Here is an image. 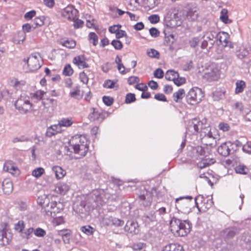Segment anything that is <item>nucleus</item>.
<instances>
[{
	"label": "nucleus",
	"mask_w": 251,
	"mask_h": 251,
	"mask_svg": "<svg viewBox=\"0 0 251 251\" xmlns=\"http://www.w3.org/2000/svg\"><path fill=\"white\" fill-rule=\"evenodd\" d=\"M69 146H65L64 149L69 154L73 151L74 153L78 155L77 158L84 156L88 151V141L85 136L82 135H75L69 141Z\"/></svg>",
	"instance_id": "obj_1"
},
{
	"label": "nucleus",
	"mask_w": 251,
	"mask_h": 251,
	"mask_svg": "<svg viewBox=\"0 0 251 251\" xmlns=\"http://www.w3.org/2000/svg\"><path fill=\"white\" fill-rule=\"evenodd\" d=\"M171 231L175 235L184 236L190 231V225L186 221H182L173 217L170 222Z\"/></svg>",
	"instance_id": "obj_2"
},
{
	"label": "nucleus",
	"mask_w": 251,
	"mask_h": 251,
	"mask_svg": "<svg viewBox=\"0 0 251 251\" xmlns=\"http://www.w3.org/2000/svg\"><path fill=\"white\" fill-rule=\"evenodd\" d=\"M16 109L22 114L30 113L33 108L30 98L26 95H21L14 103Z\"/></svg>",
	"instance_id": "obj_3"
},
{
	"label": "nucleus",
	"mask_w": 251,
	"mask_h": 251,
	"mask_svg": "<svg viewBox=\"0 0 251 251\" xmlns=\"http://www.w3.org/2000/svg\"><path fill=\"white\" fill-rule=\"evenodd\" d=\"M63 205L61 202L52 201L43 206L42 212L47 216L54 217L63 210Z\"/></svg>",
	"instance_id": "obj_4"
},
{
	"label": "nucleus",
	"mask_w": 251,
	"mask_h": 251,
	"mask_svg": "<svg viewBox=\"0 0 251 251\" xmlns=\"http://www.w3.org/2000/svg\"><path fill=\"white\" fill-rule=\"evenodd\" d=\"M220 69L217 63L210 62L205 66V78L208 81H215L220 77Z\"/></svg>",
	"instance_id": "obj_5"
},
{
	"label": "nucleus",
	"mask_w": 251,
	"mask_h": 251,
	"mask_svg": "<svg viewBox=\"0 0 251 251\" xmlns=\"http://www.w3.org/2000/svg\"><path fill=\"white\" fill-rule=\"evenodd\" d=\"M206 131H208V132L205 134V154L207 152L208 154H211L217 145V138L213 134L211 129L205 127V133Z\"/></svg>",
	"instance_id": "obj_6"
},
{
	"label": "nucleus",
	"mask_w": 251,
	"mask_h": 251,
	"mask_svg": "<svg viewBox=\"0 0 251 251\" xmlns=\"http://www.w3.org/2000/svg\"><path fill=\"white\" fill-rule=\"evenodd\" d=\"M91 197L96 202V205L100 206L105 203L109 196L108 194H105L103 190L96 189L91 194Z\"/></svg>",
	"instance_id": "obj_7"
},
{
	"label": "nucleus",
	"mask_w": 251,
	"mask_h": 251,
	"mask_svg": "<svg viewBox=\"0 0 251 251\" xmlns=\"http://www.w3.org/2000/svg\"><path fill=\"white\" fill-rule=\"evenodd\" d=\"M40 59H41L40 55L35 53L30 55L27 59H24V61L27 64L29 71H34L41 67L42 64L40 63Z\"/></svg>",
	"instance_id": "obj_8"
},
{
	"label": "nucleus",
	"mask_w": 251,
	"mask_h": 251,
	"mask_svg": "<svg viewBox=\"0 0 251 251\" xmlns=\"http://www.w3.org/2000/svg\"><path fill=\"white\" fill-rule=\"evenodd\" d=\"M78 11L73 6H67L61 11L62 17L70 21L75 20Z\"/></svg>",
	"instance_id": "obj_9"
},
{
	"label": "nucleus",
	"mask_w": 251,
	"mask_h": 251,
	"mask_svg": "<svg viewBox=\"0 0 251 251\" xmlns=\"http://www.w3.org/2000/svg\"><path fill=\"white\" fill-rule=\"evenodd\" d=\"M165 78L169 80H173L177 86H180L185 82V78L179 77L178 74L173 70L168 71L166 73Z\"/></svg>",
	"instance_id": "obj_10"
},
{
	"label": "nucleus",
	"mask_w": 251,
	"mask_h": 251,
	"mask_svg": "<svg viewBox=\"0 0 251 251\" xmlns=\"http://www.w3.org/2000/svg\"><path fill=\"white\" fill-rule=\"evenodd\" d=\"M138 200L140 204L145 207L150 206L152 200L151 193L146 190H144L142 193L139 196Z\"/></svg>",
	"instance_id": "obj_11"
},
{
	"label": "nucleus",
	"mask_w": 251,
	"mask_h": 251,
	"mask_svg": "<svg viewBox=\"0 0 251 251\" xmlns=\"http://www.w3.org/2000/svg\"><path fill=\"white\" fill-rule=\"evenodd\" d=\"M218 30L213 29L209 31H207L205 33V37L208 39V41L205 40V48L209 44V48H211L216 42Z\"/></svg>",
	"instance_id": "obj_12"
},
{
	"label": "nucleus",
	"mask_w": 251,
	"mask_h": 251,
	"mask_svg": "<svg viewBox=\"0 0 251 251\" xmlns=\"http://www.w3.org/2000/svg\"><path fill=\"white\" fill-rule=\"evenodd\" d=\"M231 142H226L222 143L217 149L218 153L223 156H227L232 151L231 149Z\"/></svg>",
	"instance_id": "obj_13"
},
{
	"label": "nucleus",
	"mask_w": 251,
	"mask_h": 251,
	"mask_svg": "<svg viewBox=\"0 0 251 251\" xmlns=\"http://www.w3.org/2000/svg\"><path fill=\"white\" fill-rule=\"evenodd\" d=\"M229 35L224 31L218 32L216 43L218 45H222L223 47L229 46L228 45Z\"/></svg>",
	"instance_id": "obj_14"
},
{
	"label": "nucleus",
	"mask_w": 251,
	"mask_h": 251,
	"mask_svg": "<svg viewBox=\"0 0 251 251\" xmlns=\"http://www.w3.org/2000/svg\"><path fill=\"white\" fill-rule=\"evenodd\" d=\"M125 230L131 235L137 234L139 232L138 224L132 221H128L126 223Z\"/></svg>",
	"instance_id": "obj_15"
},
{
	"label": "nucleus",
	"mask_w": 251,
	"mask_h": 251,
	"mask_svg": "<svg viewBox=\"0 0 251 251\" xmlns=\"http://www.w3.org/2000/svg\"><path fill=\"white\" fill-rule=\"evenodd\" d=\"M197 159L198 162L197 163V168L200 169L204 168V151L201 146H198L196 148Z\"/></svg>",
	"instance_id": "obj_16"
},
{
	"label": "nucleus",
	"mask_w": 251,
	"mask_h": 251,
	"mask_svg": "<svg viewBox=\"0 0 251 251\" xmlns=\"http://www.w3.org/2000/svg\"><path fill=\"white\" fill-rule=\"evenodd\" d=\"M200 90L198 88L191 89L188 92L186 96V101L187 102L191 105H194L196 103L198 102L197 98V91Z\"/></svg>",
	"instance_id": "obj_17"
},
{
	"label": "nucleus",
	"mask_w": 251,
	"mask_h": 251,
	"mask_svg": "<svg viewBox=\"0 0 251 251\" xmlns=\"http://www.w3.org/2000/svg\"><path fill=\"white\" fill-rule=\"evenodd\" d=\"M237 233V228L231 227L223 230L221 235L224 238L228 239L233 237Z\"/></svg>",
	"instance_id": "obj_18"
},
{
	"label": "nucleus",
	"mask_w": 251,
	"mask_h": 251,
	"mask_svg": "<svg viewBox=\"0 0 251 251\" xmlns=\"http://www.w3.org/2000/svg\"><path fill=\"white\" fill-rule=\"evenodd\" d=\"M70 185L65 182H60L55 187L54 191L57 193L65 195L70 189Z\"/></svg>",
	"instance_id": "obj_19"
},
{
	"label": "nucleus",
	"mask_w": 251,
	"mask_h": 251,
	"mask_svg": "<svg viewBox=\"0 0 251 251\" xmlns=\"http://www.w3.org/2000/svg\"><path fill=\"white\" fill-rule=\"evenodd\" d=\"M2 189L4 193L10 194L13 191V184L12 181L8 178L4 179L2 182Z\"/></svg>",
	"instance_id": "obj_20"
},
{
	"label": "nucleus",
	"mask_w": 251,
	"mask_h": 251,
	"mask_svg": "<svg viewBox=\"0 0 251 251\" xmlns=\"http://www.w3.org/2000/svg\"><path fill=\"white\" fill-rule=\"evenodd\" d=\"M52 171L54 173L57 179L63 178L66 175V171L59 166H54L52 168Z\"/></svg>",
	"instance_id": "obj_21"
},
{
	"label": "nucleus",
	"mask_w": 251,
	"mask_h": 251,
	"mask_svg": "<svg viewBox=\"0 0 251 251\" xmlns=\"http://www.w3.org/2000/svg\"><path fill=\"white\" fill-rule=\"evenodd\" d=\"M163 251H184L182 246L177 244H170L166 245Z\"/></svg>",
	"instance_id": "obj_22"
},
{
	"label": "nucleus",
	"mask_w": 251,
	"mask_h": 251,
	"mask_svg": "<svg viewBox=\"0 0 251 251\" xmlns=\"http://www.w3.org/2000/svg\"><path fill=\"white\" fill-rule=\"evenodd\" d=\"M26 34L24 32L19 31L15 34L13 38V42L15 44H20L25 39Z\"/></svg>",
	"instance_id": "obj_23"
},
{
	"label": "nucleus",
	"mask_w": 251,
	"mask_h": 251,
	"mask_svg": "<svg viewBox=\"0 0 251 251\" xmlns=\"http://www.w3.org/2000/svg\"><path fill=\"white\" fill-rule=\"evenodd\" d=\"M61 126L59 125V123L57 125H54L50 127L48 129L47 134L49 136H51L52 135H54L58 132H60L61 130Z\"/></svg>",
	"instance_id": "obj_24"
},
{
	"label": "nucleus",
	"mask_w": 251,
	"mask_h": 251,
	"mask_svg": "<svg viewBox=\"0 0 251 251\" xmlns=\"http://www.w3.org/2000/svg\"><path fill=\"white\" fill-rule=\"evenodd\" d=\"M220 19L225 24H230L232 20L228 19V10L226 9H222L220 12Z\"/></svg>",
	"instance_id": "obj_25"
},
{
	"label": "nucleus",
	"mask_w": 251,
	"mask_h": 251,
	"mask_svg": "<svg viewBox=\"0 0 251 251\" xmlns=\"http://www.w3.org/2000/svg\"><path fill=\"white\" fill-rule=\"evenodd\" d=\"M236 88L235 89V93L236 94L242 93L246 88V83L243 80H237L236 82Z\"/></svg>",
	"instance_id": "obj_26"
},
{
	"label": "nucleus",
	"mask_w": 251,
	"mask_h": 251,
	"mask_svg": "<svg viewBox=\"0 0 251 251\" xmlns=\"http://www.w3.org/2000/svg\"><path fill=\"white\" fill-rule=\"evenodd\" d=\"M73 62L76 64L79 68H85L88 67V65L82 60L80 56L75 57L73 59Z\"/></svg>",
	"instance_id": "obj_27"
},
{
	"label": "nucleus",
	"mask_w": 251,
	"mask_h": 251,
	"mask_svg": "<svg viewBox=\"0 0 251 251\" xmlns=\"http://www.w3.org/2000/svg\"><path fill=\"white\" fill-rule=\"evenodd\" d=\"M226 91L224 90H216L212 93V98L214 100H219L225 96Z\"/></svg>",
	"instance_id": "obj_28"
},
{
	"label": "nucleus",
	"mask_w": 251,
	"mask_h": 251,
	"mask_svg": "<svg viewBox=\"0 0 251 251\" xmlns=\"http://www.w3.org/2000/svg\"><path fill=\"white\" fill-rule=\"evenodd\" d=\"M177 18V12L175 8H171L170 9L165 17L167 20L172 21L176 19Z\"/></svg>",
	"instance_id": "obj_29"
},
{
	"label": "nucleus",
	"mask_w": 251,
	"mask_h": 251,
	"mask_svg": "<svg viewBox=\"0 0 251 251\" xmlns=\"http://www.w3.org/2000/svg\"><path fill=\"white\" fill-rule=\"evenodd\" d=\"M216 162V159L213 157L212 153L208 154L207 152L205 154V167L213 164Z\"/></svg>",
	"instance_id": "obj_30"
},
{
	"label": "nucleus",
	"mask_w": 251,
	"mask_h": 251,
	"mask_svg": "<svg viewBox=\"0 0 251 251\" xmlns=\"http://www.w3.org/2000/svg\"><path fill=\"white\" fill-rule=\"evenodd\" d=\"M59 125L62 126L69 127L73 123L72 118H62L59 121Z\"/></svg>",
	"instance_id": "obj_31"
},
{
	"label": "nucleus",
	"mask_w": 251,
	"mask_h": 251,
	"mask_svg": "<svg viewBox=\"0 0 251 251\" xmlns=\"http://www.w3.org/2000/svg\"><path fill=\"white\" fill-rule=\"evenodd\" d=\"M11 83L14 88L18 90L25 85V81L24 80L19 81L17 79L14 78L11 81Z\"/></svg>",
	"instance_id": "obj_32"
},
{
	"label": "nucleus",
	"mask_w": 251,
	"mask_h": 251,
	"mask_svg": "<svg viewBox=\"0 0 251 251\" xmlns=\"http://www.w3.org/2000/svg\"><path fill=\"white\" fill-rule=\"evenodd\" d=\"M185 95V91L182 89H180L177 92H175L173 95L174 100L176 102L181 100Z\"/></svg>",
	"instance_id": "obj_33"
},
{
	"label": "nucleus",
	"mask_w": 251,
	"mask_h": 251,
	"mask_svg": "<svg viewBox=\"0 0 251 251\" xmlns=\"http://www.w3.org/2000/svg\"><path fill=\"white\" fill-rule=\"evenodd\" d=\"M82 232L87 235H92L93 234L95 229L90 226H83L80 228Z\"/></svg>",
	"instance_id": "obj_34"
},
{
	"label": "nucleus",
	"mask_w": 251,
	"mask_h": 251,
	"mask_svg": "<svg viewBox=\"0 0 251 251\" xmlns=\"http://www.w3.org/2000/svg\"><path fill=\"white\" fill-rule=\"evenodd\" d=\"M89 41L92 43L93 45L96 46L98 43V37L94 32H90L88 37Z\"/></svg>",
	"instance_id": "obj_35"
},
{
	"label": "nucleus",
	"mask_w": 251,
	"mask_h": 251,
	"mask_svg": "<svg viewBox=\"0 0 251 251\" xmlns=\"http://www.w3.org/2000/svg\"><path fill=\"white\" fill-rule=\"evenodd\" d=\"M44 169L43 168L39 167L33 170L32 175L34 177L38 178L44 174Z\"/></svg>",
	"instance_id": "obj_36"
},
{
	"label": "nucleus",
	"mask_w": 251,
	"mask_h": 251,
	"mask_svg": "<svg viewBox=\"0 0 251 251\" xmlns=\"http://www.w3.org/2000/svg\"><path fill=\"white\" fill-rule=\"evenodd\" d=\"M62 45L68 48L73 49L75 46V42L73 40H67L62 43Z\"/></svg>",
	"instance_id": "obj_37"
},
{
	"label": "nucleus",
	"mask_w": 251,
	"mask_h": 251,
	"mask_svg": "<svg viewBox=\"0 0 251 251\" xmlns=\"http://www.w3.org/2000/svg\"><path fill=\"white\" fill-rule=\"evenodd\" d=\"M73 70L70 64L66 65L64 68L63 74L65 76H70L73 73Z\"/></svg>",
	"instance_id": "obj_38"
},
{
	"label": "nucleus",
	"mask_w": 251,
	"mask_h": 251,
	"mask_svg": "<svg viewBox=\"0 0 251 251\" xmlns=\"http://www.w3.org/2000/svg\"><path fill=\"white\" fill-rule=\"evenodd\" d=\"M170 211L171 208L169 206H168L167 207L162 206L159 207L158 209L156 210V213H158L160 215H163L166 213H169Z\"/></svg>",
	"instance_id": "obj_39"
},
{
	"label": "nucleus",
	"mask_w": 251,
	"mask_h": 251,
	"mask_svg": "<svg viewBox=\"0 0 251 251\" xmlns=\"http://www.w3.org/2000/svg\"><path fill=\"white\" fill-rule=\"evenodd\" d=\"M218 127L220 130H222L223 132L228 131L230 129L229 125L224 122L220 123L218 125Z\"/></svg>",
	"instance_id": "obj_40"
},
{
	"label": "nucleus",
	"mask_w": 251,
	"mask_h": 251,
	"mask_svg": "<svg viewBox=\"0 0 251 251\" xmlns=\"http://www.w3.org/2000/svg\"><path fill=\"white\" fill-rule=\"evenodd\" d=\"M242 114L246 121L251 122V110L248 108L244 109Z\"/></svg>",
	"instance_id": "obj_41"
},
{
	"label": "nucleus",
	"mask_w": 251,
	"mask_h": 251,
	"mask_svg": "<svg viewBox=\"0 0 251 251\" xmlns=\"http://www.w3.org/2000/svg\"><path fill=\"white\" fill-rule=\"evenodd\" d=\"M15 165L11 161L6 162L3 165V170L7 172H10L15 167Z\"/></svg>",
	"instance_id": "obj_42"
},
{
	"label": "nucleus",
	"mask_w": 251,
	"mask_h": 251,
	"mask_svg": "<svg viewBox=\"0 0 251 251\" xmlns=\"http://www.w3.org/2000/svg\"><path fill=\"white\" fill-rule=\"evenodd\" d=\"M34 232L35 235L38 237H43L46 234V231L40 227L36 228Z\"/></svg>",
	"instance_id": "obj_43"
},
{
	"label": "nucleus",
	"mask_w": 251,
	"mask_h": 251,
	"mask_svg": "<svg viewBox=\"0 0 251 251\" xmlns=\"http://www.w3.org/2000/svg\"><path fill=\"white\" fill-rule=\"evenodd\" d=\"M29 141V139L25 136H21L19 137H15L13 139L12 142L13 143H16L17 142H28Z\"/></svg>",
	"instance_id": "obj_44"
},
{
	"label": "nucleus",
	"mask_w": 251,
	"mask_h": 251,
	"mask_svg": "<svg viewBox=\"0 0 251 251\" xmlns=\"http://www.w3.org/2000/svg\"><path fill=\"white\" fill-rule=\"evenodd\" d=\"M112 220H113V217H105L102 218L101 223L104 226H111L112 222Z\"/></svg>",
	"instance_id": "obj_45"
},
{
	"label": "nucleus",
	"mask_w": 251,
	"mask_h": 251,
	"mask_svg": "<svg viewBox=\"0 0 251 251\" xmlns=\"http://www.w3.org/2000/svg\"><path fill=\"white\" fill-rule=\"evenodd\" d=\"M136 100L134 94L128 93L126 95L125 102L126 103H130Z\"/></svg>",
	"instance_id": "obj_46"
},
{
	"label": "nucleus",
	"mask_w": 251,
	"mask_h": 251,
	"mask_svg": "<svg viewBox=\"0 0 251 251\" xmlns=\"http://www.w3.org/2000/svg\"><path fill=\"white\" fill-rule=\"evenodd\" d=\"M112 225H113L115 226H121L124 224V221L115 217H113V220H112Z\"/></svg>",
	"instance_id": "obj_47"
},
{
	"label": "nucleus",
	"mask_w": 251,
	"mask_h": 251,
	"mask_svg": "<svg viewBox=\"0 0 251 251\" xmlns=\"http://www.w3.org/2000/svg\"><path fill=\"white\" fill-rule=\"evenodd\" d=\"M25 227L24 222L23 221H20L15 225V229L19 232H22Z\"/></svg>",
	"instance_id": "obj_48"
},
{
	"label": "nucleus",
	"mask_w": 251,
	"mask_h": 251,
	"mask_svg": "<svg viewBox=\"0 0 251 251\" xmlns=\"http://www.w3.org/2000/svg\"><path fill=\"white\" fill-rule=\"evenodd\" d=\"M148 55L152 58H158L159 56V53L156 50L154 49H150L147 52Z\"/></svg>",
	"instance_id": "obj_49"
},
{
	"label": "nucleus",
	"mask_w": 251,
	"mask_h": 251,
	"mask_svg": "<svg viewBox=\"0 0 251 251\" xmlns=\"http://www.w3.org/2000/svg\"><path fill=\"white\" fill-rule=\"evenodd\" d=\"M231 144L232 147H231V149L233 152L237 151L239 147H243V146L242 143L238 140H236L234 142H231Z\"/></svg>",
	"instance_id": "obj_50"
},
{
	"label": "nucleus",
	"mask_w": 251,
	"mask_h": 251,
	"mask_svg": "<svg viewBox=\"0 0 251 251\" xmlns=\"http://www.w3.org/2000/svg\"><path fill=\"white\" fill-rule=\"evenodd\" d=\"M34 23L35 25V26L33 27L34 28H35L38 26H42L44 23V18L43 17L35 18L34 20Z\"/></svg>",
	"instance_id": "obj_51"
},
{
	"label": "nucleus",
	"mask_w": 251,
	"mask_h": 251,
	"mask_svg": "<svg viewBox=\"0 0 251 251\" xmlns=\"http://www.w3.org/2000/svg\"><path fill=\"white\" fill-rule=\"evenodd\" d=\"M112 45L116 50H121L123 48V44L121 41L119 40H114L111 42Z\"/></svg>",
	"instance_id": "obj_52"
},
{
	"label": "nucleus",
	"mask_w": 251,
	"mask_h": 251,
	"mask_svg": "<svg viewBox=\"0 0 251 251\" xmlns=\"http://www.w3.org/2000/svg\"><path fill=\"white\" fill-rule=\"evenodd\" d=\"M121 25H114L113 26H111L109 27L108 30L110 33H115L118 32V31L120 30V28L121 27Z\"/></svg>",
	"instance_id": "obj_53"
},
{
	"label": "nucleus",
	"mask_w": 251,
	"mask_h": 251,
	"mask_svg": "<svg viewBox=\"0 0 251 251\" xmlns=\"http://www.w3.org/2000/svg\"><path fill=\"white\" fill-rule=\"evenodd\" d=\"M149 20L152 24H156L160 20L159 16L158 15H152L149 17Z\"/></svg>",
	"instance_id": "obj_54"
},
{
	"label": "nucleus",
	"mask_w": 251,
	"mask_h": 251,
	"mask_svg": "<svg viewBox=\"0 0 251 251\" xmlns=\"http://www.w3.org/2000/svg\"><path fill=\"white\" fill-rule=\"evenodd\" d=\"M53 218L54 219L53 222L56 226L60 225L64 223V219L62 216H58V217L55 216Z\"/></svg>",
	"instance_id": "obj_55"
},
{
	"label": "nucleus",
	"mask_w": 251,
	"mask_h": 251,
	"mask_svg": "<svg viewBox=\"0 0 251 251\" xmlns=\"http://www.w3.org/2000/svg\"><path fill=\"white\" fill-rule=\"evenodd\" d=\"M102 100L104 104L107 106H110L113 102V99L110 97L104 96Z\"/></svg>",
	"instance_id": "obj_56"
},
{
	"label": "nucleus",
	"mask_w": 251,
	"mask_h": 251,
	"mask_svg": "<svg viewBox=\"0 0 251 251\" xmlns=\"http://www.w3.org/2000/svg\"><path fill=\"white\" fill-rule=\"evenodd\" d=\"M79 78L81 82H82L84 84H87L89 78L84 72L80 73Z\"/></svg>",
	"instance_id": "obj_57"
},
{
	"label": "nucleus",
	"mask_w": 251,
	"mask_h": 251,
	"mask_svg": "<svg viewBox=\"0 0 251 251\" xmlns=\"http://www.w3.org/2000/svg\"><path fill=\"white\" fill-rule=\"evenodd\" d=\"M70 95L71 97L76 98L80 96V90L78 87H76L74 89V90L70 92Z\"/></svg>",
	"instance_id": "obj_58"
},
{
	"label": "nucleus",
	"mask_w": 251,
	"mask_h": 251,
	"mask_svg": "<svg viewBox=\"0 0 251 251\" xmlns=\"http://www.w3.org/2000/svg\"><path fill=\"white\" fill-rule=\"evenodd\" d=\"M128 83L129 85H132L139 81V78L136 76H131L128 78Z\"/></svg>",
	"instance_id": "obj_59"
},
{
	"label": "nucleus",
	"mask_w": 251,
	"mask_h": 251,
	"mask_svg": "<svg viewBox=\"0 0 251 251\" xmlns=\"http://www.w3.org/2000/svg\"><path fill=\"white\" fill-rule=\"evenodd\" d=\"M103 87L107 88H113L115 85V82L111 80H106L104 84Z\"/></svg>",
	"instance_id": "obj_60"
},
{
	"label": "nucleus",
	"mask_w": 251,
	"mask_h": 251,
	"mask_svg": "<svg viewBox=\"0 0 251 251\" xmlns=\"http://www.w3.org/2000/svg\"><path fill=\"white\" fill-rule=\"evenodd\" d=\"M145 246V245L142 243H135L132 245V249L134 250H141L143 249Z\"/></svg>",
	"instance_id": "obj_61"
},
{
	"label": "nucleus",
	"mask_w": 251,
	"mask_h": 251,
	"mask_svg": "<svg viewBox=\"0 0 251 251\" xmlns=\"http://www.w3.org/2000/svg\"><path fill=\"white\" fill-rule=\"evenodd\" d=\"M150 34L153 37H157L159 35V31L155 27H152L150 30Z\"/></svg>",
	"instance_id": "obj_62"
},
{
	"label": "nucleus",
	"mask_w": 251,
	"mask_h": 251,
	"mask_svg": "<svg viewBox=\"0 0 251 251\" xmlns=\"http://www.w3.org/2000/svg\"><path fill=\"white\" fill-rule=\"evenodd\" d=\"M154 75L155 77L161 78L164 75L163 71L161 69H157L154 71Z\"/></svg>",
	"instance_id": "obj_63"
},
{
	"label": "nucleus",
	"mask_w": 251,
	"mask_h": 251,
	"mask_svg": "<svg viewBox=\"0 0 251 251\" xmlns=\"http://www.w3.org/2000/svg\"><path fill=\"white\" fill-rule=\"evenodd\" d=\"M243 151L248 153H251V144L247 143L242 148Z\"/></svg>",
	"instance_id": "obj_64"
}]
</instances>
